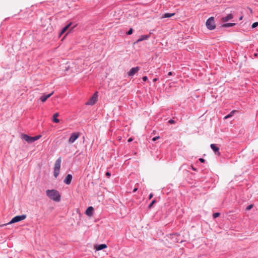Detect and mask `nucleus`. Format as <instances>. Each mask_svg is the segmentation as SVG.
Wrapping results in <instances>:
<instances>
[{
    "label": "nucleus",
    "instance_id": "nucleus-15",
    "mask_svg": "<svg viewBox=\"0 0 258 258\" xmlns=\"http://www.w3.org/2000/svg\"><path fill=\"white\" fill-rule=\"evenodd\" d=\"M150 37V35H142L140 36V37L137 40V43L139 42H140V41H143V40H147Z\"/></svg>",
    "mask_w": 258,
    "mask_h": 258
},
{
    "label": "nucleus",
    "instance_id": "nucleus-2",
    "mask_svg": "<svg viewBox=\"0 0 258 258\" xmlns=\"http://www.w3.org/2000/svg\"><path fill=\"white\" fill-rule=\"evenodd\" d=\"M26 218V215L25 214H23L22 215L16 216L14 217V218H13L9 222H8V223L5 224L1 225L0 227H3L4 226H6V225H8L9 224H11L13 223L20 222L21 221H22V220L25 219Z\"/></svg>",
    "mask_w": 258,
    "mask_h": 258
},
{
    "label": "nucleus",
    "instance_id": "nucleus-32",
    "mask_svg": "<svg viewBox=\"0 0 258 258\" xmlns=\"http://www.w3.org/2000/svg\"><path fill=\"white\" fill-rule=\"evenodd\" d=\"M153 197V194H150L149 195V199H151L152 198V197Z\"/></svg>",
    "mask_w": 258,
    "mask_h": 258
},
{
    "label": "nucleus",
    "instance_id": "nucleus-23",
    "mask_svg": "<svg viewBox=\"0 0 258 258\" xmlns=\"http://www.w3.org/2000/svg\"><path fill=\"white\" fill-rule=\"evenodd\" d=\"M253 207V204H250L246 208V211H249Z\"/></svg>",
    "mask_w": 258,
    "mask_h": 258
},
{
    "label": "nucleus",
    "instance_id": "nucleus-10",
    "mask_svg": "<svg viewBox=\"0 0 258 258\" xmlns=\"http://www.w3.org/2000/svg\"><path fill=\"white\" fill-rule=\"evenodd\" d=\"M139 70L140 68L139 67L132 68L127 73V74L129 76H133Z\"/></svg>",
    "mask_w": 258,
    "mask_h": 258
},
{
    "label": "nucleus",
    "instance_id": "nucleus-7",
    "mask_svg": "<svg viewBox=\"0 0 258 258\" xmlns=\"http://www.w3.org/2000/svg\"><path fill=\"white\" fill-rule=\"evenodd\" d=\"M80 133L78 132L73 133L70 137L68 142L69 144L73 143L79 137Z\"/></svg>",
    "mask_w": 258,
    "mask_h": 258
},
{
    "label": "nucleus",
    "instance_id": "nucleus-14",
    "mask_svg": "<svg viewBox=\"0 0 258 258\" xmlns=\"http://www.w3.org/2000/svg\"><path fill=\"white\" fill-rule=\"evenodd\" d=\"M94 208L92 207H89L86 210L85 213L87 215L91 216L93 215Z\"/></svg>",
    "mask_w": 258,
    "mask_h": 258
},
{
    "label": "nucleus",
    "instance_id": "nucleus-37",
    "mask_svg": "<svg viewBox=\"0 0 258 258\" xmlns=\"http://www.w3.org/2000/svg\"><path fill=\"white\" fill-rule=\"evenodd\" d=\"M64 33H62V31L59 33V36L60 37L61 35H62Z\"/></svg>",
    "mask_w": 258,
    "mask_h": 258
},
{
    "label": "nucleus",
    "instance_id": "nucleus-21",
    "mask_svg": "<svg viewBox=\"0 0 258 258\" xmlns=\"http://www.w3.org/2000/svg\"><path fill=\"white\" fill-rule=\"evenodd\" d=\"M156 203V200L154 199V200H153V201L151 202V203L149 205V206H148V208H149V209H151V208H152V206H153V205H154V204H155Z\"/></svg>",
    "mask_w": 258,
    "mask_h": 258
},
{
    "label": "nucleus",
    "instance_id": "nucleus-20",
    "mask_svg": "<svg viewBox=\"0 0 258 258\" xmlns=\"http://www.w3.org/2000/svg\"><path fill=\"white\" fill-rule=\"evenodd\" d=\"M235 112H236L235 110L232 111L231 112H230V113L229 114H228V115H226L224 117V119H227L228 118H230V117H232Z\"/></svg>",
    "mask_w": 258,
    "mask_h": 258
},
{
    "label": "nucleus",
    "instance_id": "nucleus-34",
    "mask_svg": "<svg viewBox=\"0 0 258 258\" xmlns=\"http://www.w3.org/2000/svg\"><path fill=\"white\" fill-rule=\"evenodd\" d=\"M172 74H173V73H172V72H169L168 73V76H171V75H172Z\"/></svg>",
    "mask_w": 258,
    "mask_h": 258
},
{
    "label": "nucleus",
    "instance_id": "nucleus-30",
    "mask_svg": "<svg viewBox=\"0 0 258 258\" xmlns=\"http://www.w3.org/2000/svg\"><path fill=\"white\" fill-rule=\"evenodd\" d=\"M142 80H143V81L145 82V81H146L148 80V77L147 76H144L142 78Z\"/></svg>",
    "mask_w": 258,
    "mask_h": 258
},
{
    "label": "nucleus",
    "instance_id": "nucleus-35",
    "mask_svg": "<svg viewBox=\"0 0 258 258\" xmlns=\"http://www.w3.org/2000/svg\"><path fill=\"white\" fill-rule=\"evenodd\" d=\"M157 80H158V79H157V78H154V79L153 80V81L154 82H156Z\"/></svg>",
    "mask_w": 258,
    "mask_h": 258
},
{
    "label": "nucleus",
    "instance_id": "nucleus-1",
    "mask_svg": "<svg viewBox=\"0 0 258 258\" xmlns=\"http://www.w3.org/2000/svg\"><path fill=\"white\" fill-rule=\"evenodd\" d=\"M46 195L51 200L55 202H59L61 196L56 189H48L46 191Z\"/></svg>",
    "mask_w": 258,
    "mask_h": 258
},
{
    "label": "nucleus",
    "instance_id": "nucleus-3",
    "mask_svg": "<svg viewBox=\"0 0 258 258\" xmlns=\"http://www.w3.org/2000/svg\"><path fill=\"white\" fill-rule=\"evenodd\" d=\"M41 137V135H38L34 137H31L26 134L22 135V139L27 142L28 143H32Z\"/></svg>",
    "mask_w": 258,
    "mask_h": 258
},
{
    "label": "nucleus",
    "instance_id": "nucleus-11",
    "mask_svg": "<svg viewBox=\"0 0 258 258\" xmlns=\"http://www.w3.org/2000/svg\"><path fill=\"white\" fill-rule=\"evenodd\" d=\"M107 247V246L106 244H95L94 245V248L97 251L104 249Z\"/></svg>",
    "mask_w": 258,
    "mask_h": 258
},
{
    "label": "nucleus",
    "instance_id": "nucleus-26",
    "mask_svg": "<svg viewBox=\"0 0 258 258\" xmlns=\"http://www.w3.org/2000/svg\"><path fill=\"white\" fill-rule=\"evenodd\" d=\"M168 123L169 124H174L175 123V121L172 119H171L168 121Z\"/></svg>",
    "mask_w": 258,
    "mask_h": 258
},
{
    "label": "nucleus",
    "instance_id": "nucleus-31",
    "mask_svg": "<svg viewBox=\"0 0 258 258\" xmlns=\"http://www.w3.org/2000/svg\"><path fill=\"white\" fill-rule=\"evenodd\" d=\"M191 169L194 170V171H197V169L195 168L192 165H191Z\"/></svg>",
    "mask_w": 258,
    "mask_h": 258
},
{
    "label": "nucleus",
    "instance_id": "nucleus-9",
    "mask_svg": "<svg viewBox=\"0 0 258 258\" xmlns=\"http://www.w3.org/2000/svg\"><path fill=\"white\" fill-rule=\"evenodd\" d=\"M233 18V15L232 14H229L225 17H223L221 19V21L222 22H226L229 21V20H231Z\"/></svg>",
    "mask_w": 258,
    "mask_h": 258
},
{
    "label": "nucleus",
    "instance_id": "nucleus-12",
    "mask_svg": "<svg viewBox=\"0 0 258 258\" xmlns=\"http://www.w3.org/2000/svg\"><path fill=\"white\" fill-rule=\"evenodd\" d=\"M73 176L71 174H68L66 178H64L63 182L67 185H69L71 184Z\"/></svg>",
    "mask_w": 258,
    "mask_h": 258
},
{
    "label": "nucleus",
    "instance_id": "nucleus-17",
    "mask_svg": "<svg viewBox=\"0 0 258 258\" xmlns=\"http://www.w3.org/2000/svg\"><path fill=\"white\" fill-rule=\"evenodd\" d=\"M59 116V113L56 112L54 113L53 115V121L55 123H58L59 122V120L57 118Z\"/></svg>",
    "mask_w": 258,
    "mask_h": 258
},
{
    "label": "nucleus",
    "instance_id": "nucleus-25",
    "mask_svg": "<svg viewBox=\"0 0 258 258\" xmlns=\"http://www.w3.org/2000/svg\"><path fill=\"white\" fill-rule=\"evenodd\" d=\"M258 26V22H254L252 24L251 27L252 28H255Z\"/></svg>",
    "mask_w": 258,
    "mask_h": 258
},
{
    "label": "nucleus",
    "instance_id": "nucleus-18",
    "mask_svg": "<svg viewBox=\"0 0 258 258\" xmlns=\"http://www.w3.org/2000/svg\"><path fill=\"white\" fill-rule=\"evenodd\" d=\"M72 24L73 23L70 22L68 24H67L65 27H64L61 30L62 33H65L69 29V28L71 26Z\"/></svg>",
    "mask_w": 258,
    "mask_h": 258
},
{
    "label": "nucleus",
    "instance_id": "nucleus-16",
    "mask_svg": "<svg viewBox=\"0 0 258 258\" xmlns=\"http://www.w3.org/2000/svg\"><path fill=\"white\" fill-rule=\"evenodd\" d=\"M236 25L234 23H225L222 25L221 27L224 28H228L235 26Z\"/></svg>",
    "mask_w": 258,
    "mask_h": 258
},
{
    "label": "nucleus",
    "instance_id": "nucleus-28",
    "mask_svg": "<svg viewBox=\"0 0 258 258\" xmlns=\"http://www.w3.org/2000/svg\"><path fill=\"white\" fill-rule=\"evenodd\" d=\"M105 175H106V176H107V177L109 178L111 176V173L107 171L106 172Z\"/></svg>",
    "mask_w": 258,
    "mask_h": 258
},
{
    "label": "nucleus",
    "instance_id": "nucleus-39",
    "mask_svg": "<svg viewBox=\"0 0 258 258\" xmlns=\"http://www.w3.org/2000/svg\"><path fill=\"white\" fill-rule=\"evenodd\" d=\"M242 17H240L239 18V20H242Z\"/></svg>",
    "mask_w": 258,
    "mask_h": 258
},
{
    "label": "nucleus",
    "instance_id": "nucleus-38",
    "mask_svg": "<svg viewBox=\"0 0 258 258\" xmlns=\"http://www.w3.org/2000/svg\"><path fill=\"white\" fill-rule=\"evenodd\" d=\"M77 26V25H75L73 27H72L71 29H70V31H71L75 27H76Z\"/></svg>",
    "mask_w": 258,
    "mask_h": 258
},
{
    "label": "nucleus",
    "instance_id": "nucleus-33",
    "mask_svg": "<svg viewBox=\"0 0 258 258\" xmlns=\"http://www.w3.org/2000/svg\"><path fill=\"white\" fill-rule=\"evenodd\" d=\"M132 141H133V139H132V138H129V139H128L127 142H132Z\"/></svg>",
    "mask_w": 258,
    "mask_h": 258
},
{
    "label": "nucleus",
    "instance_id": "nucleus-29",
    "mask_svg": "<svg viewBox=\"0 0 258 258\" xmlns=\"http://www.w3.org/2000/svg\"><path fill=\"white\" fill-rule=\"evenodd\" d=\"M199 160L201 163H205V161H206L205 160L204 158H199Z\"/></svg>",
    "mask_w": 258,
    "mask_h": 258
},
{
    "label": "nucleus",
    "instance_id": "nucleus-36",
    "mask_svg": "<svg viewBox=\"0 0 258 258\" xmlns=\"http://www.w3.org/2000/svg\"><path fill=\"white\" fill-rule=\"evenodd\" d=\"M138 188H135L134 189H133V192H136Z\"/></svg>",
    "mask_w": 258,
    "mask_h": 258
},
{
    "label": "nucleus",
    "instance_id": "nucleus-4",
    "mask_svg": "<svg viewBox=\"0 0 258 258\" xmlns=\"http://www.w3.org/2000/svg\"><path fill=\"white\" fill-rule=\"evenodd\" d=\"M61 158H58L55 162L54 167V171H53V175L56 178L59 173L60 168V164H61Z\"/></svg>",
    "mask_w": 258,
    "mask_h": 258
},
{
    "label": "nucleus",
    "instance_id": "nucleus-13",
    "mask_svg": "<svg viewBox=\"0 0 258 258\" xmlns=\"http://www.w3.org/2000/svg\"><path fill=\"white\" fill-rule=\"evenodd\" d=\"M53 94V92H52V93L49 94H47V95H43L40 98V99L41 100V101L42 102H45L47 99L48 98H49L52 94Z\"/></svg>",
    "mask_w": 258,
    "mask_h": 258
},
{
    "label": "nucleus",
    "instance_id": "nucleus-24",
    "mask_svg": "<svg viewBox=\"0 0 258 258\" xmlns=\"http://www.w3.org/2000/svg\"><path fill=\"white\" fill-rule=\"evenodd\" d=\"M133 32V28H130L129 30L126 32V35H131Z\"/></svg>",
    "mask_w": 258,
    "mask_h": 258
},
{
    "label": "nucleus",
    "instance_id": "nucleus-5",
    "mask_svg": "<svg viewBox=\"0 0 258 258\" xmlns=\"http://www.w3.org/2000/svg\"><path fill=\"white\" fill-rule=\"evenodd\" d=\"M206 26L207 28L210 30H214L216 28V24L213 17H210L206 22Z\"/></svg>",
    "mask_w": 258,
    "mask_h": 258
},
{
    "label": "nucleus",
    "instance_id": "nucleus-8",
    "mask_svg": "<svg viewBox=\"0 0 258 258\" xmlns=\"http://www.w3.org/2000/svg\"><path fill=\"white\" fill-rule=\"evenodd\" d=\"M211 148L214 152L215 154L217 155H220V153L219 152V148L217 145L215 144H212L210 145Z\"/></svg>",
    "mask_w": 258,
    "mask_h": 258
},
{
    "label": "nucleus",
    "instance_id": "nucleus-27",
    "mask_svg": "<svg viewBox=\"0 0 258 258\" xmlns=\"http://www.w3.org/2000/svg\"><path fill=\"white\" fill-rule=\"evenodd\" d=\"M160 138V137L159 136H156V137H154L153 139H152V141H157L158 139H159Z\"/></svg>",
    "mask_w": 258,
    "mask_h": 258
},
{
    "label": "nucleus",
    "instance_id": "nucleus-22",
    "mask_svg": "<svg viewBox=\"0 0 258 258\" xmlns=\"http://www.w3.org/2000/svg\"><path fill=\"white\" fill-rule=\"evenodd\" d=\"M220 213H218V212L214 213L213 214V218L215 219V218L218 217L220 216Z\"/></svg>",
    "mask_w": 258,
    "mask_h": 258
},
{
    "label": "nucleus",
    "instance_id": "nucleus-6",
    "mask_svg": "<svg viewBox=\"0 0 258 258\" xmlns=\"http://www.w3.org/2000/svg\"><path fill=\"white\" fill-rule=\"evenodd\" d=\"M98 92H95L92 97L89 99V100L86 102V105H93L95 102L97 101V97H98Z\"/></svg>",
    "mask_w": 258,
    "mask_h": 258
},
{
    "label": "nucleus",
    "instance_id": "nucleus-19",
    "mask_svg": "<svg viewBox=\"0 0 258 258\" xmlns=\"http://www.w3.org/2000/svg\"><path fill=\"white\" fill-rule=\"evenodd\" d=\"M175 13H165L162 16V18H170L172 16H173L175 15Z\"/></svg>",
    "mask_w": 258,
    "mask_h": 258
}]
</instances>
